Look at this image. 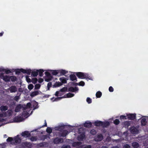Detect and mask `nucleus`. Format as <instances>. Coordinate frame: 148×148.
<instances>
[{"label": "nucleus", "instance_id": "obj_51", "mask_svg": "<svg viewBox=\"0 0 148 148\" xmlns=\"http://www.w3.org/2000/svg\"><path fill=\"white\" fill-rule=\"evenodd\" d=\"M21 69H16V70L15 71L16 74L17 75H19L21 72Z\"/></svg>", "mask_w": 148, "mask_h": 148}, {"label": "nucleus", "instance_id": "obj_35", "mask_svg": "<svg viewBox=\"0 0 148 148\" xmlns=\"http://www.w3.org/2000/svg\"><path fill=\"white\" fill-rule=\"evenodd\" d=\"M38 74V72L37 71V70L36 71H33L32 72V75L34 77H35L37 76Z\"/></svg>", "mask_w": 148, "mask_h": 148}, {"label": "nucleus", "instance_id": "obj_21", "mask_svg": "<svg viewBox=\"0 0 148 148\" xmlns=\"http://www.w3.org/2000/svg\"><path fill=\"white\" fill-rule=\"evenodd\" d=\"M53 78V77L51 75L46 76L45 78V81L47 82H49Z\"/></svg>", "mask_w": 148, "mask_h": 148}, {"label": "nucleus", "instance_id": "obj_48", "mask_svg": "<svg viewBox=\"0 0 148 148\" xmlns=\"http://www.w3.org/2000/svg\"><path fill=\"white\" fill-rule=\"evenodd\" d=\"M119 123H120V121H119V120L118 119H116L114 121V124L116 125H118L119 124Z\"/></svg>", "mask_w": 148, "mask_h": 148}, {"label": "nucleus", "instance_id": "obj_3", "mask_svg": "<svg viewBox=\"0 0 148 148\" xmlns=\"http://www.w3.org/2000/svg\"><path fill=\"white\" fill-rule=\"evenodd\" d=\"M127 119L129 120H134L136 118V114H127Z\"/></svg>", "mask_w": 148, "mask_h": 148}, {"label": "nucleus", "instance_id": "obj_43", "mask_svg": "<svg viewBox=\"0 0 148 148\" xmlns=\"http://www.w3.org/2000/svg\"><path fill=\"white\" fill-rule=\"evenodd\" d=\"M38 81V79L36 78H33L32 79V82L34 84H35Z\"/></svg>", "mask_w": 148, "mask_h": 148}, {"label": "nucleus", "instance_id": "obj_32", "mask_svg": "<svg viewBox=\"0 0 148 148\" xmlns=\"http://www.w3.org/2000/svg\"><path fill=\"white\" fill-rule=\"evenodd\" d=\"M85 135L83 134H80L78 137V139L79 140H82L84 138Z\"/></svg>", "mask_w": 148, "mask_h": 148}, {"label": "nucleus", "instance_id": "obj_64", "mask_svg": "<svg viewBox=\"0 0 148 148\" xmlns=\"http://www.w3.org/2000/svg\"><path fill=\"white\" fill-rule=\"evenodd\" d=\"M92 147L90 145H86L83 148H91Z\"/></svg>", "mask_w": 148, "mask_h": 148}, {"label": "nucleus", "instance_id": "obj_28", "mask_svg": "<svg viewBox=\"0 0 148 148\" xmlns=\"http://www.w3.org/2000/svg\"><path fill=\"white\" fill-rule=\"evenodd\" d=\"M8 107L7 106H1L0 107V110L1 111H5L8 109Z\"/></svg>", "mask_w": 148, "mask_h": 148}, {"label": "nucleus", "instance_id": "obj_26", "mask_svg": "<svg viewBox=\"0 0 148 148\" xmlns=\"http://www.w3.org/2000/svg\"><path fill=\"white\" fill-rule=\"evenodd\" d=\"M47 138H50L49 135L47 134L42 136L40 137V139L43 140H45Z\"/></svg>", "mask_w": 148, "mask_h": 148}, {"label": "nucleus", "instance_id": "obj_56", "mask_svg": "<svg viewBox=\"0 0 148 148\" xmlns=\"http://www.w3.org/2000/svg\"><path fill=\"white\" fill-rule=\"evenodd\" d=\"M79 83V86H84L85 85L84 82L82 81H80Z\"/></svg>", "mask_w": 148, "mask_h": 148}, {"label": "nucleus", "instance_id": "obj_10", "mask_svg": "<svg viewBox=\"0 0 148 148\" xmlns=\"http://www.w3.org/2000/svg\"><path fill=\"white\" fill-rule=\"evenodd\" d=\"M78 90L79 89L77 87L74 88L72 87H69L68 88V90L72 92H74L76 91L77 92Z\"/></svg>", "mask_w": 148, "mask_h": 148}, {"label": "nucleus", "instance_id": "obj_31", "mask_svg": "<svg viewBox=\"0 0 148 148\" xmlns=\"http://www.w3.org/2000/svg\"><path fill=\"white\" fill-rule=\"evenodd\" d=\"M10 77V80L11 79L12 82H14L17 80V78L15 76H11Z\"/></svg>", "mask_w": 148, "mask_h": 148}, {"label": "nucleus", "instance_id": "obj_36", "mask_svg": "<svg viewBox=\"0 0 148 148\" xmlns=\"http://www.w3.org/2000/svg\"><path fill=\"white\" fill-rule=\"evenodd\" d=\"M33 110H35L38 108V104L37 102H35L33 103Z\"/></svg>", "mask_w": 148, "mask_h": 148}, {"label": "nucleus", "instance_id": "obj_62", "mask_svg": "<svg viewBox=\"0 0 148 148\" xmlns=\"http://www.w3.org/2000/svg\"><path fill=\"white\" fill-rule=\"evenodd\" d=\"M46 143H41L39 144V145L40 147H43L44 146L45 144Z\"/></svg>", "mask_w": 148, "mask_h": 148}, {"label": "nucleus", "instance_id": "obj_40", "mask_svg": "<svg viewBox=\"0 0 148 148\" xmlns=\"http://www.w3.org/2000/svg\"><path fill=\"white\" fill-rule=\"evenodd\" d=\"M32 105L31 103H28L27 104L25 108H24V109L26 110L27 108H29L31 107Z\"/></svg>", "mask_w": 148, "mask_h": 148}, {"label": "nucleus", "instance_id": "obj_1", "mask_svg": "<svg viewBox=\"0 0 148 148\" xmlns=\"http://www.w3.org/2000/svg\"><path fill=\"white\" fill-rule=\"evenodd\" d=\"M75 75L79 79H90V76L89 75L86 73H84L81 72H78L75 73Z\"/></svg>", "mask_w": 148, "mask_h": 148}, {"label": "nucleus", "instance_id": "obj_7", "mask_svg": "<svg viewBox=\"0 0 148 148\" xmlns=\"http://www.w3.org/2000/svg\"><path fill=\"white\" fill-rule=\"evenodd\" d=\"M11 93L15 92L17 91L16 87L14 86H11L8 89Z\"/></svg>", "mask_w": 148, "mask_h": 148}, {"label": "nucleus", "instance_id": "obj_22", "mask_svg": "<svg viewBox=\"0 0 148 148\" xmlns=\"http://www.w3.org/2000/svg\"><path fill=\"white\" fill-rule=\"evenodd\" d=\"M62 85V83L59 82H57L53 85L54 88H56L59 87Z\"/></svg>", "mask_w": 148, "mask_h": 148}, {"label": "nucleus", "instance_id": "obj_38", "mask_svg": "<svg viewBox=\"0 0 148 148\" xmlns=\"http://www.w3.org/2000/svg\"><path fill=\"white\" fill-rule=\"evenodd\" d=\"M2 71H4L6 74H8L12 73L10 69H3Z\"/></svg>", "mask_w": 148, "mask_h": 148}, {"label": "nucleus", "instance_id": "obj_19", "mask_svg": "<svg viewBox=\"0 0 148 148\" xmlns=\"http://www.w3.org/2000/svg\"><path fill=\"white\" fill-rule=\"evenodd\" d=\"M82 144L81 142H75L73 143L72 145L73 147H75L80 145Z\"/></svg>", "mask_w": 148, "mask_h": 148}, {"label": "nucleus", "instance_id": "obj_24", "mask_svg": "<svg viewBox=\"0 0 148 148\" xmlns=\"http://www.w3.org/2000/svg\"><path fill=\"white\" fill-rule=\"evenodd\" d=\"M10 76L5 75L3 76V77L2 79L5 82H9L10 81Z\"/></svg>", "mask_w": 148, "mask_h": 148}, {"label": "nucleus", "instance_id": "obj_60", "mask_svg": "<svg viewBox=\"0 0 148 148\" xmlns=\"http://www.w3.org/2000/svg\"><path fill=\"white\" fill-rule=\"evenodd\" d=\"M123 148H130V147L129 145L126 144L124 145Z\"/></svg>", "mask_w": 148, "mask_h": 148}, {"label": "nucleus", "instance_id": "obj_47", "mask_svg": "<svg viewBox=\"0 0 148 148\" xmlns=\"http://www.w3.org/2000/svg\"><path fill=\"white\" fill-rule=\"evenodd\" d=\"M28 114V113L26 111H23L22 114V115L23 116L25 117Z\"/></svg>", "mask_w": 148, "mask_h": 148}, {"label": "nucleus", "instance_id": "obj_4", "mask_svg": "<svg viewBox=\"0 0 148 148\" xmlns=\"http://www.w3.org/2000/svg\"><path fill=\"white\" fill-rule=\"evenodd\" d=\"M103 138V136L102 134H100L97 135L96 137H95L94 140L95 141L98 142L101 141Z\"/></svg>", "mask_w": 148, "mask_h": 148}, {"label": "nucleus", "instance_id": "obj_25", "mask_svg": "<svg viewBox=\"0 0 148 148\" xmlns=\"http://www.w3.org/2000/svg\"><path fill=\"white\" fill-rule=\"evenodd\" d=\"M132 146L134 148H138L139 146V144L136 142H133L132 144Z\"/></svg>", "mask_w": 148, "mask_h": 148}, {"label": "nucleus", "instance_id": "obj_45", "mask_svg": "<svg viewBox=\"0 0 148 148\" xmlns=\"http://www.w3.org/2000/svg\"><path fill=\"white\" fill-rule=\"evenodd\" d=\"M32 141H36L37 140V138L36 136H32L30 139Z\"/></svg>", "mask_w": 148, "mask_h": 148}, {"label": "nucleus", "instance_id": "obj_57", "mask_svg": "<svg viewBox=\"0 0 148 148\" xmlns=\"http://www.w3.org/2000/svg\"><path fill=\"white\" fill-rule=\"evenodd\" d=\"M120 119H127V118H126V116H124V115H121L120 116Z\"/></svg>", "mask_w": 148, "mask_h": 148}, {"label": "nucleus", "instance_id": "obj_39", "mask_svg": "<svg viewBox=\"0 0 148 148\" xmlns=\"http://www.w3.org/2000/svg\"><path fill=\"white\" fill-rule=\"evenodd\" d=\"M74 95V94L69 93L66 94V97L70 98L73 97Z\"/></svg>", "mask_w": 148, "mask_h": 148}, {"label": "nucleus", "instance_id": "obj_29", "mask_svg": "<svg viewBox=\"0 0 148 148\" xmlns=\"http://www.w3.org/2000/svg\"><path fill=\"white\" fill-rule=\"evenodd\" d=\"M39 75L40 77H42L43 75V72L44 71V70L42 69L37 70Z\"/></svg>", "mask_w": 148, "mask_h": 148}, {"label": "nucleus", "instance_id": "obj_9", "mask_svg": "<svg viewBox=\"0 0 148 148\" xmlns=\"http://www.w3.org/2000/svg\"><path fill=\"white\" fill-rule=\"evenodd\" d=\"M59 74H60L58 75V76H60L62 75H64L66 73H68V71L63 69L59 70Z\"/></svg>", "mask_w": 148, "mask_h": 148}, {"label": "nucleus", "instance_id": "obj_23", "mask_svg": "<svg viewBox=\"0 0 148 148\" xmlns=\"http://www.w3.org/2000/svg\"><path fill=\"white\" fill-rule=\"evenodd\" d=\"M65 126V125H63L61 126H58L56 128V130H57L60 131L64 129Z\"/></svg>", "mask_w": 148, "mask_h": 148}, {"label": "nucleus", "instance_id": "obj_11", "mask_svg": "<svg viewBox=\"0 0 148 148\" xmlns=\"http://www.w3.org/2000/svg\"><path fill=\"white\" fill-rule=\"evenodd\" d=\"M65 95L64 96H63L62 97H59L56 98H55L54 97H52L51 99V100L53 101L54 102L55 101H57L58 100H59L61 99L62 98H66Z\"/></svg>", "mask_w": 148, "mask_h": 148}, {"label": "nucleus", "instance_id": "obj_5", "mask_svg": "<svg viewBox=\"0 0 148 148\" xmlns=\"http://www.w3.org/2000/svg\"><path fill=\"white\" fill-rule=\"evenodd\" d=\"M24 119L21 116H17L14 119V122H19L22 121Z\"/></svg>", "mask_w": 148, "mask_h": 148}, {"label": "nucleus", "instance_id": "obj_61", "mask_svg": "<svg viewBox=\"0 0 148 148\" xmlns=\"http://www.w3.org/2000/svg\"><path fill=\"white\" fill-rule=\"evenodd\" d=\"M20 98V97L18 96H16L14 97V100L17 101Z\"/></svg>", "mask_w": 148, "mask_h": 148}, {"label": "nucleus", "instance_id": "obj_27", "mask_svg": "<svg viewBox=\"0 0 148 148\" xmlns=\"http://www.w3.org/2000/svg\"><path fill=\"white\" fill-rule=\"evenodd\" d=\"M59 80L61 81V83H62V84L66 83L67 82L66 78L63 77L60 78Z\"/></svg>", "mask_w": 148, "mask_h": 148}, {"label": "nucleus", "instance_id": "obj_44", "mask_svg": "<svg viewBox=\"0 0 148 148\" xmlns=\"http://www.w3.org/2000/svg\"><path fill=\"white\" fill-rule=\"evenodd\" d=\"M90 133L93 135H95L96 134L97 132L94 129H92L90 131Z\"/></svg>", "mask_w": 148, "mask_h": 148}, {"label": "nucleus", "instance_id": "obj_37", "mask_svg": "<svg viewBox=\"0 0 148 148\" xmlns=\"http://www.w3.org/2000/svg\"><path fill=\"white\" fill-rule=\"evenodd\" d=\"M59 70H53L52 72V74L54 75H56L59 74Z\"/></svg>", "mask_w": 148, "mask_h": 148}, {"label": "nucleus", "instance_id": "obj_42", "mask_svg": "<svg viewBox=\"0 0 148 148\" xmlns=\"http://www.w3.org/2000/svg\"><path fill=\"white\" fill-rule=\"evenodd\" d=\"M52 129L51 128L48 127L46 129V132L49 134H50L52 132Z\"/></svg>", "mask_w": 148, "mask_h": 148}, {"label": "nucleus", "instance_id": "obj_12", "mask_svg": "<svg viewBox=\"0 0 148 148\" xmlns=\"http://www.w3.org/2000/svg\"><path fill=\"white\" fill-rule=\"evenodd\" d=\"M130 132L134 134H137L138 132V130L135 127H133L130 129Z\"/></svg>", "mask_w": 148, "mask_h": 148}, {"label": "nucleus", "instance_id": "obj_15", "mask_svg": "<svg viewBox=\"0 0 148 148\" xmlns=\"http://www.w3.org/2000/svg\"><path fill=\"white\" fill-rule=\"evenodd\" d=\"M123 125L124 127L127 128L130 125V123L129 121H125L123 123Z\"/></svg>", "mask_w": 148, "mask_h": 148}, {"label": "nucleus", "instance_id": "obj_41", "mask_svg": "<svg viewBox=\"0 0 148 148\" xmlns=\"http://www.w3.org/2000/svg\"><path fill=\"white\" fill-rule=\"evenodd\" d=\"M21 108V107H20V106H16V107L15 108V111L16 112H18L20 111V109Z\"/></svg>", "mask_w": 148, "mask_h": 148}, {"label": "nucleus", "instance_id": "obj_13", "mask_svg": "<svg viewBox=\"0 0 148 148\" xmlns=\"http://www.w3.org/2000/svg\"><path fill=\"white\" fill-rule=\"evenodd\" d=\"M69 132L68 131L66 130H63L60 134V136L62 137L66 136L68 134Z\"/></svg>", "mask_w": 148, "mask_h": 148}, {"label": "nucleus", "instance_id": "obj_8", "mask_svg": "<svg viewBox=\"0 0 148 148\" xmlns=\"http://www.w3.org/2000/svg\"><path fill=\"white\" fill-rule=\"evenodd\" d=\"M13 141H14V143L18 144L21 142V139L19 138V135H18L14 137L13 139Z\"/></svg>", "mask_w": 148, "mask_h": 148}, {"label": "nucleus", "instance_id": "obj_54", "mask_svg": "<svg viewBox=\"0 0 148 148\" xmlns=\"http://www.w3.org/2000/svg\"><path fill=\"white\" fill-rule=\"evenodd\" d=\"M28 88L29 90H32L34 88V86L32 84H30L28 86Z\"/></svg>", "mask_w": 148, "mask_h": 148}, {"label": "nucleus", "instance_id": "obj_58", "mask_svg": "<svg viewBox=\"0 0 148 148\" xmlns=\"http://www.w3.org/2000/svg\"><path fill=\"white\" fill-rule=\"evenodd\" d=\"M114 90V88L112 86H110L109 87V90L110 92H113Z\"/></svg>", "mask_w": 148, "mask_h": 148}, {"label": "nucleus", "instance_id": "obj_63", "mask_svg": "<svg viewBox=\"0 0 148 148\" xmlns=\"http://www.w3.org/2000/svg\"><path fill=\"white\" fill-rule=\"evenodd\" d=\"M61 148H71L69 146L67 145H63Z\"/></svg>", "mask_w": 148, "mask_h": 148}, {"label": "nucleus", "instance_id": "obj_14", "mask_svg": "<svg viewBox=\"0 0 148 148\" xmlns=\"http://www.w3.org/2000/svg\"><path fill=\"white\" fill-rule=\"evenodd\" d=\"M92 124L89 121L86 122L84 124V127H86L90 128L92 127Z\"/></svg>", "mask_w": 148, "mask_h": 148}, {"label": "nucleus", "instance_id": "obj_17", "mask_svg": "<svg viewBox=\"0 0 148 148\" xmlns=\"http://www.w3.org/2000/svg\"><path fill=\"white\" fill-rule=\"evenodd\" d=\"M70 79L72 81L75 80L77 81V78L76 76L74 74H71L70 75Z\"/></svg>", "mask_w": 148, "mask_h": 148}, {"label": "nucleus", "instance_id": "obj_34", "mask_svg": "<svg viewBox=\"0 0 148 148\" xmlns=\"http://www.w3.org/2000/svg\"><path fill=\"white\" fill-rule=\"evenodd\" d=\"M147 121L146 119L145 118H143L142 119L141 121V124L142 126H145L146 125Z\"/></svg>", "mask_w": 148, "mask_h": 148}, {"label": "nucleus", "instance_id": "obj_46", "mask_svg": "<svg viewBox=\"0 0 148 148\" xmlns=\"http://www.w3.org/2000/svg\"><path fill=\"white\" fill-rule=\"evenodd\" d=\"M67 89V88L66 87H64L60 89V92H64L66 91Z\"/></svg>", "mask_w": 148, "mask_h": 148}, {"label": "nucleus", "instance_id": "obj_30", "mask_svg": "<svg viewBox=\"0 0 148 148\" xmlns=\"http://www.w3.org/2000/svg\"><path fill=\"white\" fill-rule=\"evenodd\" d=\"M102 125L103 127H106L109 125V123L108 121L102 122Z\"/></svg>", "mask_w": 148, "mask_h": 148}, {"label": "nucleus", "instance_id": "obj_53", "mask_svg": "<svg viewBox=\"0 0 148 148\" xmlns=\"http://www.w3.org/2000/svg\"><path fill=\"white\" fill-rule=\"evenodd\" d=\"M40 87V85L39 84H36L35 86V89H39Z\"/></svg>", "mask_w": 148, "mask_h": 148}, {"label": "nucleus", "instance_id": "obj_49", "mask_svg": "<svg viewBox=\"0 0 148 148\" xmlns=\"http://www.w3.org/2000/svg\"><path fill=\"white\" fill-rule=\"evenodd\" d=\"M32 72V70L30 69H26L25 73L28 75H30Z\"/></svg>", "mask_w": 148, "mask_h": 148}, {"label": "nucleus", "instance_id": "obj_6", "mask_svg": "<svg viewBox=\"0 0 148 148\" xmlns=\"http://www.w3.org/2000/svg\"><path fill=\"white\" fill-rule=\"evenodd\" d=\"M21 135L24 137L27 138L30 136L31 134L28 131H26L22 132L21 133Z\"/></svg>", "mask_w": 148, "mask_h": 148}, {"label": "nucleus", "instance_id": "obj_16", "mask_svg": "<svg viewBox=\"0 0 148 148\" xmlns=\"http://www.w3.org/2000/svg\"><path fill=\"white\" fill-rule=\"evenodd\" d=\"M23 144L27 148H31L32 147V145L29 142H26L23 143Z\"/></svg>", "mask_w": 148, "mask_h": 148}, {"label": "nucleus", "instance_id": "obj_50", "mask_svg": "<svg viewBox=\"0 0 148 148\" xmlns=\"http://www.w3.org/2000/svg\"><path fill=\"white\" fill-rule=\"evenodd\" d=\"M86 101L89 103H92V99L89 97H87L86 99Z\"/></svg>", "mask_w": 148, "mask_h": 148}, {"label": "nucleus", "instance_id": "obj_55", "mask_svg": "<svg viewBox=\"0 0 148 148\" xmlns=\"http://www.w3.org/2000/svg\"><path fill=\"white\" fill-rule=\"evenodd\" d=\"M26 79L27 82L28 83H30L32 82V80L29 78V76H28L26 77Z\"/></svg>", "mask_w": 148, "mask_h": 148}, {"label": "nucleus", "instance_id": "obj_2", "mask_svg": "<svg viewBox=\"0 0 148 148\" xmlns=\"http://www.w3.org/2000/svg\"><path fill=\"white\" fill-rule=\"evenodd\" d=\"M63 142V139L62 138H59L58 137L55 138L53 140V142L55 144H58L60 143H62Z\"/></svg>", "mask_w": 148, "mask_h": 148}, {"label": "nucleus", "instance_id": "obj_18", "mask_svg": "<svg viewBox=\"0 0 148 148\" xmlns=\"http://www.w3.org/2000/svg\"><path fill=\"white\" fill-rule=\"evenodd\" d=\"M102 123V121H97L95 122L94 125L96 126H101Z\"/></svg>", "mask_w": 148, "mask_h": 148}, {"label": "nucleus", "instance_id": "obj_33", "mask_svg": "<svg viewBox=\"0 0 148 148\" xmlns=\"http://www.w3.org/2000/svg\"><path fill=\"white\" fill-rule=\"evenodd\" d=\"M102 93L101 92L99 91H97L96 94V96L97 98H99L101 97L102 96Z\"/></svg>", "mask_w": 148, "mask_h": 148}, {"label": "nucleus", "instance_id": "obj_52", "mask_svg": "<svg viewBox=\"0 0 148 148\" xmlns=\"http://www.w3.org/2000/svg\"><path fill=\"white\" fill-rule=\"evenodd\" d=\"M13 140V139L11 137H9L6 140L7 142H11Z\"/></svg>", "mask_w": 148, "mask_h": 148}, {"label": "nucleus", "instance_id": "obj_20", "mask_svg": "<svg viewBox=\"0 0 148 148\" xmlns=\"http://www.w3.org/2000/svg\"><path fill=\"white\" fill-rule=\"evenodd\" d=\"M39 94V91H34L32 92L30 95V96L32 97H34V96L38 95Z\"/></svg>", "mask_w": 148, "mask_h": 148}, {"label": "nucleus", "instance_id": "obj_59", "mask_svg": "<svg viewBox=\"0 0 148 148\" xmlns=\"http://www.w3.org/2000/svg\"><path fill=\"white\" fill-rule=\"evenodd\" d=\"M52 85V84L51 82H50L48 83L47 86L48 90H49V89L51 87Z\"/></svg>", "mask_w": 148, "mask_h": 148}]
</instances>
